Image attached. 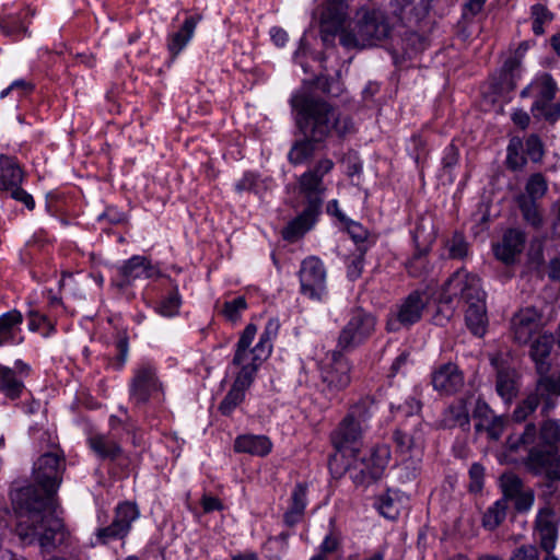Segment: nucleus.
Here are the masks:
<instances>
[{"instance_id": "f257e3e1", "label": "nucleus", "mask_w": 560, "mask_h": 560, "mask_svg": "<svg viewBox=\"0 0 560 560\" xmlns=\"http://www.w3.org/2000/svg\"><path fill=\"white\" fill-rule=\"evenodd\" d=\"M66 458L59 452L40 455L33 465L34 485L14 487L10 499L15 511H46L55 504V497L66 471Z\"/></svg>"}, {"instance_id": "f03ea898", "label": "nucleus", "mask_w": 560, "mask_h": 560, "mask_svg": "<svg viewBox=\"0 0 560 560\" xmlns=\"http://www.w3.org/2000/svg\"><path fill=\"white\" fill-rule=\"evenodd\" d=\"M291 104L296 110V127L314 141L325 143L328 138H342L353 130L351 118L320 97L300 94L291 100Z\"/></svg>"}, {"instance_id": "7ed1b4c3", "label": "nucleus", "mask_w": 560, "mask_h": 560, "mask_svg": "<svg viewBox=\"0 0 560 560\" xmlns=\"http://www.w3.org/2000/svg\"><path fill=\"white\" fill-rule=\"evenodd\" d=\"M335 163L328 158H323L316 164L303 173L299 178L300 192L306 199L304 210L282 229V238L294 243L302 238L316 223L323 206L322 195L326 188L323 177L330 173Z\"/></svg>"}, {"instance_id": "20e7f679", "label": "nucleus", "mask_w": 560, "mask_h": 560, "mask_svg": "<svg viewBox=\"0 0 560 560\" xmlns=\"http://www.w3.org/2000/svg\"><path fill=\"white\" fill-rule=\"evenodd\" d=\"M19 511L27 513L28 520L16 526V533L21 540L27 544L37 541L43 551L51 552L58 547L67 546L70 539V533L66 528L63 521L51 512V510Z\"/></svg>"}, {"instance_id": "39448f33", "label": "nucleus", "mask_w": 560, "mask_h": 560, "mask_svg": "<svg viewBox=\"0 0 560 560\" xmlns=\"http://www.w3.org/2000/svg\"><path fill=\"white\" fill-rule=\"evenodd\" d=\"M338 30L340 44L346 48H365L388 37L392 26L381 10L360 9L347 27Z\"/></svg>"}, {"instance_id": "423d86ee", "label": "nucleus", "mask_w": 560, "mask_h": 560, "mask_svg": "<svg viewBox=\"0 0 560 560\" xmlns=\"http://www.w3.org/2000/svg\"><path fill=\"white\" fill-rule=\"evenodd\" d=\"M526 468L534 475L560 480V425L546 421L540 428L539 443L528 451Z\"/></svg>"}, {"instance_id": "0eeeda50", "label": "nucleus", "mask_w": 560, "mask_h": 560, "mask_svg": "<svg viewBox=\"0 0 560 560\" xmlns=\"http://www.w3.org/2000/svg\"><path fill=\"white\" fill-rule=\"evenodd\" d=\"M351 478L355 485H370L382 478L390 458L388 446L381 445L362 454L352 448Z\"/></svg>"}, {"instance_id": "6e6552de", "label": "nucleus", "mask_w": 560, "mask_h": 560, "mask_svg": "<svg viewBox=\"0 0 560 560\" xmlns=\"http://www.w3.org/2000/svg\"><path fill=\"white\" fill-rule=\"evenodd\" d=\"M342 351L337 348L326 353L319 363L323 390L331 396L343 390L351 382V366Z\"/></svg>"}, {"instance_id": "1a4fd4ad", "label": "nucleus", "mask_w": 560, "mask_h": 560, "mask_svg": "<svg viewBox=\"0 0 560 560\" xmlns=\"http://www.w3.org/2000/svg\"><path fill=\"white\" fill-rule=\"evenodd\" d=\"M375 317L358 307L351 311L348 323L341 329L337 348L343 351L353 350L368 340L375 330Z\"/></svg>"}, {"instance_id": "9d476101", "label": "nucleus", "mask_w": 560, "mask_h": 560, "mask_svg": "<svg viewBox=\"0 0 560 560\" xmlns=\"http://www.w3.org/2000/svg\"><path fill=\"white\" fill-rule=\"evenodd\" d=\"M163 390L158 370L152 363L144 362L135 369L129 384V395L137 405L147 404L151 398L163 395Z\"/></svg>"}, {"instance_id": "9b49d317", "label": "nucleus", "mask_w": 560, "mask_h": 560, "mask_svg": "<svg viewBox=\"0 0 560 560\" xmlns=\"http://www.w3.org/2000/svg\"><path fill=\"white\" fill-rule=\"evenodd\" d=\"M23 172L18 161L4 154L0 155V192H10V196L23 202L30 210L34 209L33 197L21 188Z\"/></svg>"}, {"instance_id": "f8f14e48", "label": "nucleus", "mask_w": 560, "mask_h": 560, "mask_svg": "<svg viewBox=\"0 0 560 560\" xmlns=\"http://www.w3.org/2000/svg\"><path fill=\"white\" fill-rule=\"evenodd\" d=\"M139 515L140 512L135 503L124 502L118 504L113 522L108 526L97 529L96 537L98 541L107 544L110 540L125 538L131 529V524Z\"/></svg>"}, {"instance_id": "ddd939ff", "label": "nucleus", "mask_w": 560, "mask_h": 560, "mask_svg": "<svg viewBox=\"0 0 560 560\" xmlns=\"http://www.w3.org/2000/svg\"><path fill=\"white\" fill-rule=\"evenodd\" d=\"M412 237L416 245V254L408 262L407 269L410 277L417 278L424 276V256L435 241V231L432 222L421 219L415 229Z\"/></svg>"}, {"instance_id": "4468645a", "label": "nucleus", "mask_w": 560, "mask_h": 560, "mask_svg": "<svg viewBox=\"0 0 560 560\" xmlns=\"http://www.w3.org/2000/svg\"><path fill=\"white\" fill-rule=\"evenodd\" d=\"M348 16V4L345 0H327L320 13V37L328 46L334 43L335 36Z\"/></svg>"}, {"instance_id": "2eb2a0df", "label": "nucleus", "mask_w": 560, "mask_h": 560, "mask_svg": "<svg viewBox=\"0 0 560 560\" xmlns=\"http://www.w3.org/2000/svg\"><path fill=\"white\" fill-rule=\"evenodd\" d=\"M393 441L400 453L421 450L424 443L423 425L419 416L410 415L393 433Z\"/></svg>"}, {"instance_id": "dca6fc26", "label": "nucleus", "mask_w": 560, "mask_h": 560, "mask_svg": "<svg viewBox=\"0 0 560 560\" xmlns=\"http://www.w3.org/2000/svg\"><path fill=\"white\" fill-rule=\"evenodd\" d=\"M30 373V365L22 360H16L14 368L0 364V393L11 400L19 399L25 390L24 380Z\"/></svg>"}, {"instance_id": "f3484780", "label": "nucleus", "mask_w": 560, "mask_h": 560, "mask_svg": "<svg viewBox=\"0 0 560 560\" xmlns=\"http://www.w3.org/2000/svg\"><path fill=\"white\" fill-rule=\"evenodd\" d=\"M558 525L559 518L550 505V502H546L536 516L535 527L540 538V547L547 552H551L555 549L558 539Z\"/></svg>"}, {"instance_id": "a211bd4d", "label": "nucleus", "mask_w": 560, "mask_h": 560, "mask_svg": "<svg viewBox=\"0 0 560 560\" xmlns=\"http://www.w3.org/2000/svg\"><path fill=\"white\" fill-rule=\"evenodd\" d=\"M540 314L535 307L520 310L511 318V334L517 343H527L540 325Z\"/></svg>"}, {"instance_id": "6ab92c4d", "label": "nucleus", "mask_w": 560, "mask_h": 560, "mask_svg": "<svg viewBox=\"0 0 560 560\" xmlns=\"http://www.w3.org/2000/svg\"><path fill=\"white\" fill-rule=\"evenodd\" d=\"M432 385L443 394H454L463 387L464 376L456 364L446 363L432 374Z\"/></svg>"}, {"instance_id": "aec40b11", "label": "nucleus", "mask_w": 560, "mask_h": 560, "mask_svg": "<svg viewBox=\"0 0 560 560\" xmlns=\"http://www.w3.org/2000/svg\"><path fill=\"white\" fill-rule=\"evenodd\" d=\"M363 430L360 424L345 417L331 433V442L339 452L349 450L352 453V448L357 447Z\"/></svg>"}, {"instance_id": "412c9836", "label": "nucleus", "mask_w": 560, "mask_h": 560, "mask_svg": "<svg viewBox=\"0 0 560 560\" xmlns=\"http://www.w3.org/2000/svg\"><path fill=\"white\" fill-rule=\"evenodd\" d=\"M525 240L526 236L522 231L517 229L508 230L501 243L493 247L495 257L505 264L513 262L515 257L522 253Z\"/></svg>"}, {"instance_id": "4be33fe9", "label": "nucleus", "mask_w": 560, "mask_h": 560, "mask_svg": "<svg viewBox=\"0 0 560 560\" xmlns=\"http://www.w3.org/2000/svg\"><path fill=\"white\" fill-rule=\"evenodd\" d=\"M307 505V485L298 482L288 501V508L283 514V523L288 527H293L302 522Z\"/></svg>"}, {"instance_id": "5701e85b", "label": "nucleus", "mask_w": 560, "mask_h": 560, "mask_svg": "<svg viewBox=\"0 0 560 560\" xmlns=\"http://www.w3.org/2000/svg\"><path fill=\"white\" fill-rule=\"evenodd\" d=\"M423 294L419 291L411 292L400 304L397 312V322L409 327L420 320L427 305Z\"/></svg>"}, {"instance_id": "b1692460", "label": "nucleus", "mask_w": 560, "mask_h": 560, "mask_svg": "<svg viewBox=\"0 0 560 560\" xmlns=\"http://www.w3.org/2000/svg\"><path fill=\"white\" fill-rule=\"evenodd\" d=\"M120 275L127 279H154L160 277V270L144 256L136 255L120 268Z\"/></svg>"}, {"instance_id": "393cba45", "label": "nucleus", "mask_w": 560, "mask_h": 560, "mask_svg": "<svg viewBox=\"0 0 560 560\" xmlns=\"http://www.w3.org/2000/svg\"><path fill=\"white\" fill-rule=\"evenodd\" d=\"M256 332L257 327L254 324H248L244 328L236 343L235 354L232 361L233 365L243 366L244 364H255V366H259L262 363L260 360H254V350L249 348Z\"/></svg>"}, {"instance_id": "a878e982", "label": "nucleus", "mask_w": 560, "mask_h": 560, "mask_svg": "<svg viewBox=\"0 0 560 560\" xmlns=\"http://www.w3.org/2000/svg\"><path fill=\"white\" fill-rule=\"evenodd\" d=\"M442 423L444 428L451 429L458 427L463 431H468L470 428V418L467 399L459 398L451 404L443 412Z\"/></svg>"}, {"instance_id": "bb28decb", "label": "nucleus", "mask_w": 560, "mask_h": 560, "mask_svg": "<svg viewBox=\"0 0 560 560\" xmlns=\"http://www.w3.org/2000/svg\"><path fill=\"white\" fill-rule=\"evenodd\" d=\"M553 347V337L551 335L539 336L530 346V358L535 362L536 371L539 375L548 374L550 363L547 359Z\"/></svg>"}, {"instance_id": "cd10ccee", "label": "nucleus", "mask_w": 560, "mask_h": 560, "mask_svg": "<svg viewBox=\"0 0 560 560\" xmlns=\"http://www.w3.org/2000/svg\"><path fill=\"white\" fill-rule=\"evenodd\" d=\"M271 442L265 435H241L234 442V451L255 456H266L271 451Z\"/></svg>"}, {"instance_id": "c85d7f7f", "label": "nucleus", "mask_w": 560, "mask_h": 560, "mask_svg": "<svg viewBox=\"0 0 560 560\" xmlns=\"http://www.w3.org/2000/svg\"><path fill=\"white\" fill-rule=\"evenodd\" d=\"M89 446L100 457L105 460H116L122 453L121 446L105 434H93L88 439Z\"/></svg>"}, {"instance_id": "c756f323", "label": "nucleus", "mask_w": 560, "mask_h": 560, "mask_svg": "<svg viewBox=\"0 0 560 560\" xmlns=\"http://www.w3.org/2000/svg\"><path fill=\"white\" fill-rule=\"evenodd\" d=\"M325 143L320 141H314L311 137L303 136L302 139H299L293 142L289 154L288 160L293 165H299L311 160L315 152L324 148Z\"/></svg>"}, {"instance_id": "7c9ffc66", "label": "nucleus", "mask_w": 560, "mask_h": 560, "mask_svg": "<svg viewBox=\"0 0 560 560\" xmlns=\"http://www.w3.org/2000/svg\"><path fill=\"white\" fill-rule=\"evenodd\" d=\"M196 26L197 19L195 16H189L184 21L180 30L170 36L167 47L173 58H175L188 44L194 35Z\"/></svg>"}, {"instance_id": "2f4dec72", "label": "nucleus", "mask_w": 560, "mask_h": 560, "mask_svg": "<svg viewBox=\"0 0 560 560\" xmlns=\"http://www.w3.org/2000/svg\"><path fill=\"white\" fill-rule=\"evenodd\" d=\"M535 393L545 401L544 411L552 408L553 396H560V374L559 375H539Z\"/></svg>"}, {"instance_id": "473e14b6", "label": "nucleus", "mask_w": 560, "mask_h": 560, "mask_svg": "<svg viewBox=\"0 0 560 560\" xmlns=\"http://www.w3.org/2000/svg\"><path fill=\"white\" fill-rule=\"evenodd\" d=\"M467 328L477 337L485 336L488 327V316L486 305H475L467 308L465 314Z\"/></svg>"}, {"instance_id": "72a5a7b5", "label": "nucleus", "mask_w": 560, "mask_h": 560, "mask_svg": "<svg viewBox=\"0 0 560 560\" xmlns=\"http://www.w3.org/2000/svg\"><path fill=\"white\" fill-rule=\"evenodd\" d=\"M375 402L374 399L366 396L361 398L357 404L352 405L346 415L350 421H354L363 429L366 427L368 421L374 415Z\"/></svg>"}, {"instance_id": "f704fd0d", "label": "nucleus", "mask_w": 560, "mask_h": 560, "mask_svg": "<svg viewBox=\"0 0 560 560\" xmlns=\"http://www.w3.org/2000/svg\"><path fill=\"white\" fill-rule=\"evenodd\" d=\"M394 12L401 19L405 16H415L417 19L424 16L429 9L428 0H392Z\"/></svg>"}, {"instance_id": "c9c22d12", "label": "nucleus", "mask_w": 560, "mask_h": 560, "mask_svg": "<svg viewBox=\"0 0 560 560\" xmlns=\"http://www.w3.org/2000/svg\"><path fill=\"white\" fill-rule=\"evenodd\" d=\"M508 421L506 417L493 413L487 420L476 422L475 429L479 433H487L489 440L499 441L505 431Z\"/></svg>"}, {"instance_id": "e433bc0d", "label": "nucleus", "mask_w": 560, "mask_h": 560, "mask_svg": "<svg viewBox=\"0 0 560 560\" xmlns=\"http://www.w3.org/2000/svg\"><path fill=\"white\" fill-rule=\"evenodd\" d=\"M22 322L23 316L18 310H11L0 316V346L14 340L15 327Z\"/></svg>"}, {"instance_id": "4c0bfd02", "label": "nucleus", "mask_w": 560, "mask_h": 560, "mask_svg": "<svg viewBox=\"0 0 560 560\" xmlns=\"http://www.w3.org/2000/svg\"><path fill=\"white\" fill-rule=\"evenodd\" d=\"M509 504L505 499H499L487 509L482 516V526L488 530H494L506 517Z\"/></svg>"}, {"instance_id": "58836bf2", "label": "nucleus", "mask_w": 560, "mask_h": 560, "mask_svg": "<svg viewBox=\"0 0 560 560\" xmlns=\"http://www.w3.org/2000/svg\"><path fill=\"white\" fill-rule=\"evenodd\" d=\"M499 486L502 491L501 499H505V503L508 504L511 499L520 494V492L526 488L523 479L512 471L504 472L500 476Z\"/></svg>"}, {"instance_id": "ea45409f", "label": "nucleus", "mask_w": 560, "mask_h": 560, "mask_svg": "<svg viewBox=\"0 0 560 560\" xmlns=\"http://www.w3.org/2000/svg\"><path fill=\"white\" fill-rule=\"evenodd\" d=\"M516 203L522 212L523 219L533 228H539L542 223L541 213L539 211L537 200L528 196H517Z\"/></svg>"}, {"instance_id": "a19ab883", "label": "nucleus", "mask_w": 560, "mask_h": 560, "mask_svg": "<svg viewBox=\"0 0 560 560\" xmlns=\"http://www.w3.org/2000/svg\"><path fill=\"white\" fill-rule=\"evenodd\" d=\"M537 438V429L534 423H527L522 433L510 434L506 439V447L510 452H517L522 447L532 445Z\"/></svg>"}, {"instance_id": "79ce46f5", "label": "nucleus", "mask_w": 560, "mask_h": 560, "mask_svg": "<svg viewBox=\"0 0 560 560\" xmlns=\"http://www.w3.org/2000/svg\"><path fill=\"white\" fill-rule=\"evenodd\" d=\"M530 110L534 118L555 124L560 118V102L535 101Z\"/></svg>"}, {"instance_id": "37998d69", "label": "nucleus", "mask_w": 560, "mask_h": 560, "mask_svg": "<svg viewBox=\"0 0 560 560\" xmlns=\"http://www.w3.org/2000/svg\"><path fill=\"white\" fill-rule=\"evenodd\" d=\"M536 101H553L557 94V83L549 73H544L533 82Z\"/></svg>"}, {"instance_id": "c03bdc74", "label": "nucleus", "mask_w": 560, "mask_h": 560, "mask_svg": "<svg viewBox=\"0 0 560 560\" xmlns=\"http://www.w3.org/2000/svg\"><path fill=\"white\" fill-rule=\"evenodd\" d=\"M299 273L302 279L324 280L326 277V269L319 258L310 256L302 261Z\"/></svg>"}, {"instance_id": "a18cd8bd", "label": "nucleus", "mask_w": 560, "mask_h": 560, "mask_svg": "<svg viewBox=\"0 0 560 560\" xmlns=\"http://www.w3.org/2000/svg\"><path fill=\"white\" fill-rule=\"evenodd\" d=\"M533 19V33L540 36L545 33L544 25L550 23L553 20V13L541 3H536L530 9Z\"/></svg>"}, {"instance_id": "49530a36", "label": "nucleus", "mask_w": 560, "mask_h": 560, "mask_svg": "<svg viewBox=\"0 0 560 560\" xmlns=\"http://www.w3.org/2000/svg\"><path fill=\"white\" fill-rule=\"evenodd\" d=\"M495 388L500 397L506 402H510L517 393L513 376L504 371L498 372Z\"/></svg>"}, {"instance_id": "de8ad7c7", "label": "nucleus", "mask_w": 560, "mask_h": 560, "mask_svg": "<svg viewBox=\"0 0 560 560\" xmlns=\"http://www.w3.org/2000/svg\"><path fill=\"white\" fill-rule=\"evenodd\" d=\"M547 190L548 185L545 176L541 173H535L528 178L525 185V192L518 196H528L534 200H538L545 196Z\"/></svg>"}, {"instance_id": "09e8293b", "label": "nucleus", "mask_w": 560, "mask_h": 560, "mask_svg": "<svg viewBox=\"0 0 560 560\" xmlns=\"http://www.w3.org/2000/svg\"><path fill=\"white\" fill-rule=\"evenodd\" d=\"M462 298L468 305L467 308H472L475 305H486L487 293L477 282H466L462 289Z\"/></svg>"}, {"instance_id": "8fccbe9b", "label": "nucleus", "mask_w": 560, "mask_h": 560, "mask_svg": "<svg viewBox=\"0 0 560 560\" xmlns=\"http://www.w3.org/2000/svg\"><path fill=\"white\" fill-rule=\"evenodd\" d=\"M244 399L245 393L232 385L225 397L220 402L218 409L223 416H230Z\"/></svg>"}, {"instance_id": "3c124183", "label": "nucleus", "mask_w": 560, "mask_h": 560, "mask_svg": "<svg viewBox=\"0 0 560 560\" xmlns=\"http://www.w3.org/2000/svg\"><path fill=\"white\" fill-rule=\"evenodd\" d=\"M420 470V458L404 459L397 467L396 474L401 482L412 481L417 478Z\"/></svg>"}, {"instance_id": "603ef678", "label": "nucleus", "mask_w": 560, "mask_h": 560, "mask_svg": "<svg viewBox=\"0 0 560 560\" xmlns=\"http://www.w3.org/2000/svg\"><path fill=\"white\" fill-rule=\"evenodd\" d=\"M522 141L513 138L508 147L506 165L512 171H520L526 164V158L520 153Z\"/></svg>"}, {"instance_id": "864d4df0", "label": "nucleus", "mask_w": 560, "mask_h": 560, "mask_svg": "<svg viewBox=\"0 0 560 560\" xmlns=\"http://www.w3.org/2000/svg\"><path fill=\"white\" fill-rule=\"evenodd\" d=\"M540 397L535 392L529 394L515 408L513 412L514 420L517 422L526 420V418L537 409V407L540 404Z\"/></svg>"}, {"instance_id": "5fc2aeb1", "label": "nucleus", "mask_w": 560, "mask_h": 560, "mask_svg": "<svg viewBox=\"0 0 560 560\" xmlns=\"http://www.w3.org/2000/svg\"><path fill=\"white\" fill-rule=\"evenodd\" d=\"M246 308L247 303L245 298L237 296L231 301H225L222 305L221 313L229 322L235 323L241 318L242 312Z\"/></svg>"}, {"instance_id": "6e6d98bb", "label": "nucleus", "mask_w": 560, "mask_h": 560, "mask_svg": "<svg viewBox=\"0 0 560 560\" xmlns=\"http://www.w3.org/2000/svg\"><path fill=\"white\" fill-rule=\"evenodd\" d=\"M240 368L241 370L237 373L232 385L246 393V390L253 384L259 366H255V364H244L243 366Z\"/></svg>"}, {"instance_id": "4d7b16f0", "label": "nucleus", "mask_w": 560, "mask_h": 560, "mask_svg": "<svg viewBox=\"0 0 560 560\" xmlns=\"http://www.w3.org/2000/svg\"><path fill=\"white\" fill-rule=\"evenodd\" d=\"M522 59L515 55L509 57L502 67V83L506 84L510 90L515 88V71L521 67Z\"/></svg>"}, {"instance_id": "13d9d810", "label": "nucleus", "mask_w": 560, "mask_h": 560, "mask_svg": "<svg viewBox=\"0 0 560 560\" xmlns=\"http://www.w3.org/2000/svg\"><path fill=\"white\" fill-rule=\"evenodd\" d=\"M375 505L380 513L388 520H395L399 515L398 503L388 493L380 495Z\"/></svg>"}, {"instance_id": "bf43d9fd", "label": "nucleus", "mask_w": 560, "mask_h": 560, "mask_svg": "<svg viewBox=\"0 0 560 560\" xmlns=\"http://www.w3.org/2000/svg\"><path fill=\"white\" fill-rule=\"evenodd\" d=\"M510 501L514 502V509L516 510V512L526 513L534 505L535 492L532 488L526 487L524 490L520 492V494H516Z\"/></svg>"}, {"instance_id": "052dcab7", "label": "nucleus", "mask_w": 560, "mask_h": 560, "mask_svg": "<svg viewBox=\"0 0 560 560\" xmlns=\"http://www.w3.org/2000/svg\"><path fill=\"white\" fill-rule=\"evenodd\" d=\"M180 305V296L177 291L171 292L159 304L156 311L163 316H174Z\"/></svg>"}, {"instance_id": "680f3d73", "label": "nucleus", "mask_w": 560, "mask_h": 560, "mask_svg": "<svg viewBox=\"0 0 560 560\" xmlns=\"http://www.w3.org/2000/svg\"><path fill=\"white\" fill-rule=\"evenodd\" d=\"M525 153L535 163L544 156V144L537 135H530L525 141Z\"/></svg>"}, {"instance_id": "e2e57ef3", "label": "nucleus", "mask_w": 560, "mask_h": 560, "mask_svg": "<svg viewBox=\"0 0 560 560\" xmlns=\"http://www.w3.org/2000/svg\"><path fill=\"white\" fill-rule=\"evenodd\" d=\"M0 30L4 35L12 37L26 32V27L14 16L0 19Z\"/></svg>"}, {"instance_id": "0e129e2a", "label": "nucleus", "mask_w": 560, "mask_h": 560, "mask_svg": "<svg viewBox=\"0 0 560 560\" xmlns=\"http://www.w3.org/2000/svg\"><path fill=\"white\" fill-rule=\"evenodd\" d=\"M301 293L310 300L320 301L326 294L324 282H301Z\"/></svg>"}, {"instance_id": "69168bd1", "label": "nucleus", "mask_w": 560, "mask_h": 560, "mask_svg": "<svg viewBox=\"0 0 560 560\" xmlns=\"http://www.w3.org/2000/svg\"><path fill=\"white\" fill-rule=\"evenodd\" d=\"M470 485L469 490L478 492L483 487L485 468L479 463H474L469 468Z\"/></svg>"}, {"instance_id": "338daca9", "label": "nucleus", "mask_w": 560, "mask_h": 560, "mask_svg": "<svg viewBox=\"0 0 560 560\" xmlns=\"http://www.w3.org/2000/svg\"><path fill=\"white\" fill-rule=\"evenodd\" d=\"M509 560H539V552L534 545H522L512 551Z\"/></svg>"}, {"instance_id": "774afa93", "label": "nucleus", "mask_w": 560, "mask_h": 560, "mask_svg": "<svg viewBox=\"0 0 560 560\" xmlns=\"http://www.w3.org/2000/svg\"><path fill=\"white\" fill-rule=\"evenodd\" d=\"M467 254V243L459 234H455L450 246V255L453 258H463Z\"/></svg>"}]
</instances>
